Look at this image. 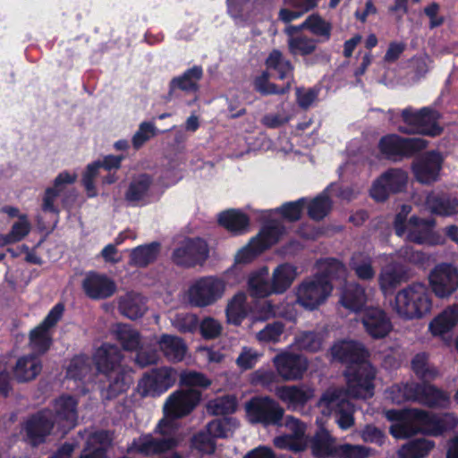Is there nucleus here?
<instances>
[{"mask_svg": "<svg viewBox=\"0 0 458 458\" xmlns=\"http://www.w3.org/2000/svg\"><path fill=\"white\" fill-rule=\"evenodd\" d=\"M123 355L112 344L102 345L93 355V363L98 372L101 397L113 400L126 392L132 382L130 371L122 364Z\"/></svg>", "mask_w": 458, "mask_h": 458, "instance_id": "obj_1", "label": "nucleus"}, {"mask_svg": "<svg viewBox=\"0 0 458 458\" xmlns=\"http://www.w3.org/2000/svg\"><path fill=\"white\" fill-rule=\"evenodd\" d=\"M394 309L403 319H420L431 312V293L425 284H411L396 293Z\"/></svg>", "mask_w": 458, "mask_h": 458, "instance_id": "obj_2", "label": "nucleus"}, {"mask_svg": "<svg viewBox=\"0 0 458 458\" xmlns=\"http://www.w3.org/2000/svg\"><path fill=\"white\" fill-rule=\"evenodd\" d=\"M200 400L201 392L196 389H180L174 392L165 403V418L158 421L154 432L162 436L169 435L173 425L167 419L177 420L188 416L198 406Z\"/></svg>", "mask_w": 458, "mask_h": 458, "instance_id": "obj_3", "label": "nucleus"}, {"mask_svg": "<svg viewBox=\"0 0 458 458\" xmlns=\"http://www.w3.org/2000/svg\"><path fill=\"white\" fill-rule=\"evenodd\" d=\"M377 369L369 360L356 366H346L344 377L346 380V394L354 399H369L375 393Z\"/></svg>", "mask_w": 458, "mask_h": 458, "instance_id": "obj_4", "label": "nucleus"}, {"mask_svg": "<svg viewBox=\"0 0 458 458\" xmlns=\"http://www.w3.org/2000/svg\"><path fill=\"white\" fill-rule=\"evenodd\" d=\"M246 415L251 424L279 427L283 424L284 409L268 395H255L245 404Z\"/></svg>", "mask_w": 458, "mask_h": 458, "instance_id": "obj_5", "label": "nucleus"}, {"mask_svg": "<svg viewBox=\"0 0 458 458\" xmlns=\"http://www.w3.org/2000/svg\"><path fill=\"white\" fill-rule=\"evenodd\" d=\"M427 145V140L420 138H403L391 133L382 136L377 147L386 158L398 162L415 156L426 148Z\"/></svg>", "mask_w": 458, "mask_h": 458, "instance_id": "obj_6", "label": "nucleus"}, {"mask_svg": "<svg viewBox=\"0 0 458 458\" xmlns=\"http://www.w3.org/2000/svg\"><path fill=\"white\" fill-rule=\"evenodd\" d=\"M333 286L326 274H317L306 279L297 288V302L309 310H314L330 295Z\"/></svg>", "mask_w": 458, "mask_h": 458, "instance_id": "obj_7", "label": "nucleus"}, {"mask_svg": "<svg viewBox=\"0 0 458 458\" xmlns=\"http://www.w3.org/2000/svg\"><path fill=\"white\" fill-rule=\"evenodd\" d=\"M64 312V305L56 303L45 318L29 333V346L37 355H44L53 345L51 329L61 320Z\"/></svg>", "mask_w": 458, "mask_h": 458, "instance_id": "obj_8", "label": "nucleus"}, {"mask_svg": "<svg viewBox=\"0 0 458 458\" xmlns=\"http://www.w3.org/2000/svg\"><path fill=\"white\" fill-rule=\"evenodd\" d=\"M225 291L224 280L216 276H203L195 280L188 289V301L192 307L205 308L215 304Z\"/></svg>", "mask_w": 458, "mask_h": 458, "instance_id": "obj_9", "label": "nucleus"}, {"mask_svg": "<svg viewBox=\"0 0 458 458\" xmlns=\"http://www.w3.org/2000/svg\"><path fill=\"white\" fill-rule=\"evenodd\" d=\"M209 255L207 242L199 237L186 238L172 252L174 265L182 268H191L203 265Z\"/></svg>", "mask_w": 458, "mask_h": 458, "instance_id": "obj_10", "label": "nucleus"}, {"mask_svg": "<svg viewBox=\"0 0 458 458\" xmlns=\"http://www.w3.org/2000/svg\"><path fill=\"white\" fill-rule=\"evenodd\" d=\"M443 164L444 157L441 153L429 150L413 159L411 171L417 182L428 186L439 181Z\"/></svg>", "mask_w": 458, "mask_h": 458, "instance_id": "obj_11", "label": "nucleus"}, {"mask_svg": "<svg viewBox=\"0 0 458 458\" xmlns=\"http://www.w3.org/2000/svg\"><path fill=\"white\" fill-rule=\"evenodd\" d=\"M404 396L429 408H447L450 404V395L446 391L426 381L407 384L404 386Z\"/></svg>", "mask_w": 458, "mask_h": 458, "instance_id": "obj_12", "label": "nucleus"}, {"mask_svg": "<svg viewBox=\"0 0 458 458\" xmlns=\"http://www.w3.org/2000/svg\"><path fill=\"white\" fill-rule=\"evenodd\" d=\"M407 182L406 171L402 168H389L373 182L370 197L377 202H384L390 194L404 191Z\"/></svg>", "mask_w": 458, "mask_h": 458, "instance_id": "obj_13", "label": "nucleus"}, {"mask_svg": "<svg viewBox=\"0 0 458 458\" xmlns=\"http://www.w3.org/2000/svg\"><path fill=\"white\" fill-rule=\"evenodd\" d=\"M178 377L177 371L170 367L153 369L143 375L139 382V389L142 396H160L171 388Z\"/></svg>", "mask_w": 458, "mask_h": 458, "instance_id": "obj_14", "label": "nucleus"}, {"mask_svg": "<svg viewBox=\"0 0 458 458\" xmlns=\"http://www.w3.org/2000/svg\"><path fill=\"white\" fill-rule=\"evenodd\" d=\"M428 280L437 297L448 298L458 289V269L451 263L437 264L429 273Z\"/></svg>", "mask_w": 458, "mask_h": 458, "instance_id": "obj_15", "label": "nucleus"}, {"mask_svg": "<svg viewBox=\"0 0 458 458\" xmlns=\"http://www.w3.org/2000/svg\"><path fill=\"white\" fill-rule=\"evenodd\" d=\"M411 417L421 427V433L438 437L445 432L454 429L457 420L451 413L437 415L427 411L413 409Z\"/></svg>", "mask_w": 458, "mask_h": 458, "instance_id": "obj_16", "label": "nucleus"}, {"mask_svg": "<svg viewBox=\"0 0 458 458\" xmlns=\"http://www.w3.org/2000/svg\"><path fill=\"white\" fill-rule=\"evenodd\" d=\"M204 71L201 65H193L185 70L182 74L171 79L168 84V91L165 97L166 101H172L184 94H196L199 91V81L202 80Z\"/></svg>", "mask_w": 458, "mask_h": 458, "instance_id": "obj_17", "label": "nucleus"}, {"mask_svg": "<svg viewBox=\"0 0 458 458\" xmlns=\"http://www.w3.org/2000/svg\"><path fill=\"white\" fill-rule=\"evenodd\" d=\"M55 426L53 412L50 409H44L32 414L25 424V432L28 442L33 447L44 444L51 435Z\"/></svg>", "mask_w": 458, "mask_h": 458, "instance_id": "obj_18", "label": "nucleus"}, {"mask_svg": "<svg viewBox=\"0 0 458 458\" xmlns=\"http://www.w3.org/2000/svg\"><path fill=\"white\" fill-rule=\"evenodd\" d=\"M333 360L346 366H356L369 361L370 353L365 345L355 340H341L330 348Z\"/></svg>", "mask_w": 458, "mask_h": 458, "instance_id": "obj_19", "label": "nucleus"}, {"mask_svg": "<svg viewBox=\"0 0 458 458\" xmlns=\"http://www.w3.org/2000/svg\"><path fill=\"white\" fill-rule=\"evenodd\" d=\"M78 402L70 394H62L55 399L53 403V418L55 424L56 423L59 431L65 435L77 425Z\"/></svg>", "mask_w": 458, "mask_h": 458, "instance_id": "obj_20", "label": "nucleus"}, {"mask_svg": "<svg viewBox=\"0 0 458 458\" xmlns=\"http://www.w3.org/2000/svg\"><path fill=\"white\" fill-rule=\"evenodd\" d=\"M177 445L178 441L174 437L157 438L151 434H143L132 440L127 448V453H136L148 457L170 451L175 448Z\"/></svg>", "mask_w": 458, "mask_h": 458, "instance_id": "obj_21", "label": "nucleus"}, {"mask_svg": "<svg viewBox=\"0 0 458 458\" xmlns=\"http://www.w3.org/2000/svg\"><path fill=\"white\" fill-rule=\"evenodd\" d=\"M273 362L278 375L285 381L302 378L308 369L307 359L293 352L279 353L274 358Z\"/></svg>", "mask_w": 458, "mask_h": 458, "instance_id": "obj_22", "label": "nucleus"}, {"mask_svg": "<svg viewBox=\"0 0 458 458\" xmlns=\"http://www.w3.org/2000/svg\"><path fill=\"white\" fill-rule=\"evenodd\" d=\"M360 319L366 333L373 339L385 338L393 329L390 318L381 308H366Z\"/></svg>", "mask_w": 458, "mask_h": 458, "instance_id": "obj_23", "label": "nucleus"}, {"mask_svg": "<svg viewBox=\"0 0 458 458\" xmlns=\"http://www.w3.org/2000/svg\"><path fill=\"white\" fill-rule=\"evenodd\" d=\"M153 183L154 177L149 174L141 173L132 176L124 192L125 201L131 207L147 205Z\"/></svg>", "mask_w": 458, "mask_h": 458, "instance_id": "obj_24", "label": "nucleus"}, {"mask_svg": "<svg viewBox=\"0 0 458 458\" xmlns=\"http://www.w3.org/2000/svg\"><path fill=\"white\" fill-rule=\"evenodd\" d=\"M82 289L91 300H105L114 295L117 287L107 276L90 272L82 281Z\"/></svg>", "mask_w": 458, "mask_h": 458, "instance_id": "obj_25", "label": "nucleus"}, {"mask_svg": "<svg viewBox=\"0 0 458 458\" xmlns=\"http://www.w3.org/2000/svg\"><path fill=\"white\" fill-rule=\"evenodd\" d=\"M42 370V362L35 354L20 357L13 369V376L19 383L35 379Z\"/></svg>", "mask_w": 458, "mask_h": 458, "instance_id": "obj_26", "label": "nucleus"}, {"mask_svg": "<svg viewBox=\"0 0 458 458\" xmlns=\"http://www.w3.org/2000/svg\"><path fill=\"white\" fill-rule=\"evenodd\" d=\"M218 224L234 235H240L248 231L250 217L239 209H228L218 215Z\"/></svg>", "mask_w": 458, "mask_h": 458, "instance_id": "obj_27", "label": "nucleus"}, {"mask_svg": "<svg viewBox=\"0 0 458 458\" xmlns=\"http://www.w3.org/2000/svg\"><path fill=\"white\" fill-rule=\"evenodd\" d=\"M277 397L289 408L303 407L312 397L313 390L298 386H283L276 389Z\"/></svg>", "mask_w": 458, "mask_h": 458, "instance_id": "obj_28", "label": "nucleus"}, {"mask_svg": "<svg viewBox=\"0 0 458 458\" xmlns=\"http://www.w3.org/2000/svg\"><path fill=\"white\" fill-rule=\"evenodd\" d=\"M458 324V304L446 307L429 323L428 329L435 336H441L453 330Z\"/></svg>", "mask_w": 458, "mask_h": 458, "instance_id": "obj_29", "label": "nucleus"}, {"mask_svg": "<svg viewBox=\"0 0 458 458\" xmlns=\"http://www.w3.org/2000/svg\"><path fill=\"white\" fill-rule=\"evenodd\" d=\"M341 304L347 310L358 312L363 309L367 302L365 288L358 283L345 284L341 299Z\"/></svg>", "mask_w": 458, "mask_h": 458, "instance_id": "obj_30", "label": "nucleus"}, {"mask_svg": "<svg viewBox=\"0 0 458 458\" xmlns=\"http://www.w3.org/2000/svg\"><path fill=\"white\" fill-rule=\"evenodd\" d=\"M297 276L296 267L289 263L278 265L273 271L270 280L272 293L282 294L293 284Z\"/></svg>", "mask_w": 458, "mask_h": 458, "instance_id": "obj_31", "label": "nucleus"}, {"mask_svg": "<svg viewBox=\"0 0 458 458\" xmlns=\"http://www.w3.org/2000/svg\"><path fill=\"white\" fill-rule=\"evenodd\" d=\"M408 225L407 240L417 244H423L429 239L431 231L435 226V221L411 216L409 218Z\"/></svg>", "mask_w": 458, "mask_h": 458, "instance_id": "obj_32", "label": "nucleus"}, {"mask_svg": "<svg viewBox=\"0 0 458 458\" xmlns=\"http://www.w3.org/2000/svg\"><path fill=\"white\" fill-rule=\"evenodd\" d=\"M160 246L158 242H152L132 249L130 253V266L143 268L154 263L159 255Z\"/></svg>", "mask_w": 458, "mask_h": 458, "instance_id": "obj_33", "label": "nucleus"}, {"mask_svg": "<svg viewBox=\"0 0 458 458\" xmlns=\"http://www.w3.org/2000/svg\"><path fill=\"white\" fill-rule=\"evenodd\" d=\"M439 113L428 106L420 109L419 122L416 132L429 137H436L442 133L443 128L438 124Z\"/></svg>", "mask_w": 458, "mask_h": 458, "instance_id": "obj_34", "label": "nucleus"}, {"mask_svg": "<svg viewBox=\"0 0 458 458\" xmlns=\"http://www.w3.org/2000/svg\"><path fill=\"white\" fill-rule=\"evenodd\" d=\"M158 344L165 358L170 361H181L186 354L187 346L179 336L164 334L160 336Z\"/></svg>", "mask_w": 458, "mask_h": 458, "instance_id": "obj_35", "label": "nucleus"}, {"mask_svg": "<svg viewBox=\"0 0 458 458\" xmlns=\"http://www.w3.org/2000/svg\"><path fill=\"white\" fill-rule=\"evenodd\" d=\"M281 233L282 230L276 225H264L259 233L251 238V247L256 252H263L279 241Z\"/></svg>", "mask_w": 458, "mask_h": 458, "instance_id": "obj_36", "label": "nucleus"}, {"mask_svg": "<svg viewBox=\"0 0 458 458\" xmlns=\"http://www.w3.org/2000/svg\"><path fill=\"white\" fill-rule=\"evenodd\" d=\"M310 448L315 458H328L335 455L336 447L329 432L326 429L318 431L310 441Z\"/></svg>", "mask_w": 458, "mask_h": 458, "instance_id": "obj_37", "label": "nucleus"}, {"mask_svg": "<svg viewBox=\"0 0 458 458\" xmlns=\"http://www.w3.org/2000/svg\"><path fill=\"white\" fill-rule=\"evenodd\" d=\"M268 269L267 267L261 268L259 272L252 274L248 280V288L250 296L254 298H266L272 293L271 283L267 278Z\"/></svg>", "mask_w": 458, "mask_h": 458, "instance_id": "obj_38", "label": "nucleus"}, {"mask_svg": "<svg viewBox=\"0 0 458 458\" xmlns=\"http://www.w3.org/2000/svg\"><path fill=\"white\" fill-rule=\"evenodd\" d=\"M435 443L426 438H416L403 445L399 450L400 458H424L434 448Z\"/></svg>", "mask_w": 458, "mask_h": 458, "instance_id": "obj_39", "label": "nucleus"}, {"mask_svg": "<svg viewBox=\"0 0 458 458\" xmlns=\"http://www.w3.org/2000/svg\"><path fill=\"white\" fill-rule=\"evenodd\" d=\"M115 338L125 351H136L141 345L140 334L130 325L118 324Z\"/></svg>", "mask_w": 458, "mask_h": 458, "instance_id": "obj_40", "label": "nucleus"}, {"mask_svg": "<svg viewBox=\"0 0 458 458\" xmlns=\"http://www.w3.org/2000/svg\"><path fill=\"white\" fill-rule=\"evenodd\" d=\"M332 208V199L326 192H322L309 202L307 214L311 220L321 221L331 212Z\"/></svg>", "mask_w": 458, "mask_h": 458, "instance_id": "obj_41", "label": "nucleus"}, {"mask_svg": "<svg viewBox=\"0 0 458 458\" xmlns=\"http://www.w3.org/2000/svg\"><path fill=\"white\" fill-rule=\"evenodd\" d=\"M427 205L433 214L451 216L458 213V199L446 196H429Z\"/></svg>", "mask_w": 458, "mask_h": 458, "instance_id": "obj_42", "label": "nucleus"}, {"mask_svg": "<svg viewBox=\"0 0 458 458\" xmlns=\"http://www.w3.org/2000/svg\"><path fill=\"white\" fill-rule=\"evenodd\" d=\"M246 295L243 293H236L228 302L225 309L226 319L229 324L240 326L247 316Z\"/></svg>", "mask_w": 458, "mask_h": 458, "instance_id": "obj_43", "label": "nucleus"}, {"mask_svg": "<svg viewBox=\"0 0 458 458\" xmlns=\"http://www.w3.org/2000/svg\"><path fill=\"white\" fill-rule=\"evenodd\" d=\"M90 360L86 354L74 355L67 368L66 377L74 381H82L90 372Z\"/></svg>", "mask_w": 458, "mask_h": 458, "instance_id": "obj_44", "label": "nucleus"}, {"mask_svg": "<svg viewBox=\"0 0 458 458\" xmlns=\"http://www.w3.org/2000/svg\"><path fill=\"white\" fill-rule=\"evenodd\" d=\"M254 89L262 96L284 95L291 90V81H287L283 87L269 81V73L267 71L255 77L253 81Z\"/></svg>", "mask_w": 458, "mask_h": 458, "instance_id": "obj_45", "label": "nucleus"}, {"mask_svg": "<svg viewBox=\"0 0 458 458\" xmlns=\"http://www.w3.org/2000/svg\"><path fill=\"white\" fill-rule=\"evenodd\" d=\"M267 69L274 70L278 73L279 80L286 79L290 74L293 76V66L289 60H286L280 50L273 49L266 59ZM293 81L292 78L291 82Z\"/></svg>", "mask_w": 458, "mask_h": 458, "instance_id": "obj_46", "label": "nucleus"}, {"mask_svg": "<svg viewBox=\"0 0 458 458\" xmlns=\"http://www.w3.org/2000/svg\"><path fill=\"white\" fill-rule=\"evenodd\" d=\"M349 266L357 277L361 280L369 281L375 276L372 260L363 253H354L350 259Z\"/></svg>", "mask_w": 458, "mask_h": 458, "instance_id": "obj_47", "label": "nucleus"}, {"mask_svg": "<svg viewBox=\"0 0 458 458\" xmlns=\"http://www.w3.org/2000/svg\"><path fill=\"white\" fill-rule=\"evenodd\" d=\"M411 369L422 381L434 380L438 376V370L428 364V356L426 352L417 353L412 358Z\"/></svg>", "mask_w": 458, "mask_h": 458, "instance_id": "obj_48", "label": "nucleus"}, {"mask_svg": "<svg viewBox=\"0 0 458 458\" xmlns=\"http://www.w3.org/2000/svg\"><path fill=\"white\" fill-rule=\"evenodd\" d=\"M317 47V40L306 36L290 37L288 49L293 55H310Z\"/></svg>", "mask_w": 458, "mask_h": 458, "instance_id": "obj_49", "label": "nucleus"}, {"mask_svg": "<svg viewBox=\"0 0 458 458\" xmlns=\"http://www.w3.org/2000/svg\"><path fill=\"white\" fill-rule=\"evenodd\" d=\"M211 383V380L202 372L182 370L179 374L180 386L189 387V389H193V387L206 389L210 386Z\"/></svg>", "mask_w": 458, "mask_h": 458, "instance_id": "obj_50", "label": "nucleus"}, {"mask_svg": "<svg viewBox=\"0 0 458 458\" xmlns=\"http://www.w3.org/2000/svg\"><path fill=\"white\" fill-rule=\"evenodd\" d=\"M403 278V272L394 267H386L380 272L378 283L380 289L385 293L394 291L398 285L401 284Z\"/></svg>", "mask_w": 458, "mask_h": 458, "instance_id": "obj_51", "label": "nucleus"}, {"mask_svg": "<svg viewBox=\"0 0 458 458\" xmlns=\"http://www.w3.org/2000/svg\"><path fill=\"white\" fill-rule=\"evenodd\" d=\"M172 325L181 334H193L199 327V318L193 313L180 312L174 316Z\"/></svg>", "mask_w": 458, "mask_h": 458, "instance_id": "obj_52", "label": "nucleus"}, {"mask_svg": "<svg viewBox=\"0 0 458 458\" xmlns=\"http://www.w3.org/2000/svg\"><path fill=\"white\" fill-rule=\"evenodd\" d=\"M306 205L307 199L300 198L295 201L284 203L278 208V213L284 219L289 222H297L301 218L302 212Z\"/></svg>", "mask_w": 458, "mask_h": 458, "instance_id": "obj_53", "label": "nucleus"}, {"mask_svg": "<svg viewBox=\"0 0 458 458\" xmlns=\"http://www.w3.org/2000/svg\"><path fill=\"white\" fill-rule=\"evenodd\" d=\"M421 432V427L414 420L406 419L390 427L391 435L398 439L409 438Z\"/></svg>", "mask_w": 458, "mask_h": 458, "instance_id": "obj_54", "label": "nucleus"}, {"mask_svg": "<svg viewBox=\"0 0 458 458\" xmlns=\"http://www.w3.org/2000/svg\"><path fill=\"white\" fill-rule=\"evenodd\" d=\"M307 30L313 35L324 38L325 41L331 37V24L327 22L318 13H312L307 17Z\"/></svg>", "mask_w": 458, "mask_h": 458, "instance_id": "obj_55", "label": "nucleus"}, {"mask_svg": "<svg viewBox=\"0 0 458 458\" xmlns=\"http://www.w3.org/2000/svg\"><path fill=\"white\" fill-rule=\"evenodd\" d=\"M322 400L327 406L333 408L335 413H343L345 411L354 413L355 411L353 403L346 398H341L340 394L336 391L325 394Z\"/></svg>", "mask_w": 458, "mask_h": 458, "instance_id": "obj_56", "label": "nucleus"}, {"mask_svg": "<svg viewBox=\"0 0 458 458\" xmlns=\"http://www.w3.org/2000/svg\"><path fill=\"white\" fill-rule=\"evenodd\" d=\"M100 168V160L94 161L87 165L82 174L81 182L89 198L97 196L95 178L98 175Z\"/></svg>", "mask_w": 458, "mask_h": 458, "instance_id": "obj_57", "label": "nucleus"}, {"mask_svg": "<svg viewBox=\"0 0 458 458\" xmlns=\"http://www.w3.org/2000/svg\"><path fill=\"white\" fill-rule=\"evenodd\" d=\"M284 330V324L281 321L268 323L257 334V339L262 343H277Z\"/></svg>", "mask_w": 458, "mask_h": 458, "instance_id": "obj_58", "label": "nucleus"}, {"mask_svg": "<svg viewBox=\"0 0 458 458\" xmlns=\"http://www.w3.org/2000/svg\"><path fill=\"white\" fill-rule=\"evenodd\" d=\"M155 135L156 128L154 124L149 122H143L140 124L138 131L132 137V145L136 149H138Z\"/></svg>", "mask_w": 458, "mask_h": 458, "instance_id": "obj_59", "label": "nucleus"}, {"mask_svg": "<svg viewBox=\"0 0 458 458\" xmlns=\"http://www.w3.org/2000/svg\"><path fill=\"white\" fill-rule=\"evenodd\" d=\"M335 455L338 458H367L369 451L361 445L344 444L336 446Z\"/></svg>", "mask_w": 458, "mask_h": 458, "instance_id": "obj_60", "label": "nucleus"}, {"mask_svg": "<svg viewBox=\"0 0 458 458\" xmlns=\"http://www.w3.org/2000/svg\"><path fill=\"white\" fill-rule=\"evenodd\" d=\"M202 337L206 340L215 339L221 334L222 327L220 323L210 317L205 318L200 323L199 327Z\"/></svg>", "mask_w": 458, "mask_h": 458, "instance_id": "obj_61", "label": "nucleus"}, {"mask_svg": "<svg viewBox=\"0 0 458 458\" xmlns=\"http://www.w3.org/2000/svg\"><path fill=\"white\" fill-rule=\"evenodd\" d=\"M192 446L200 452L212 454L215 452L216 444L214 437L208 432H199L192 437Z\"/></svg>", "mask_w": 458, "mask_h": 458, "instance_id": "obj_62", "label": "nucleus"}, {"mask_svg": "<svg viewBox=\"0 0 458 458\" xmlns=\"http://www.w3.org/2000/svg\"><path fill=\"white\" fill-rule=\"evenodd\" d=\"M215 415H228L233 413L237 409V401L234 396L226 395L216 401L210 407Z\"/></svg>", "mask_w": 458, "mask_h": 458, "instance_id": "obj_63", "label": "nucleus"}, {"mask_svg": "<svg viewBox=\"0 0 458 458\" xmlns=\"http://www.w3.org/2000/svg\"><path fill=\"white\" fill-rule=\"evenodd\" d=\"M158 360L159 355L156 350L143 349L141 346L136 350L134 361L135 364L140 369L155 365L158 362Z\"/></svg>", "mask_w": 458, "mask_h": 458, "instance_id": "obj_64", "label": "nucleus"}]
</instances>
